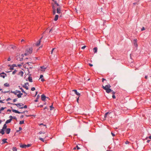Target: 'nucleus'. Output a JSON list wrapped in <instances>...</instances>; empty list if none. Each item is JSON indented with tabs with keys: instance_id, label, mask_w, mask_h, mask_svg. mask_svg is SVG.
I'll return each instance as SVG.
<instances>
[{
	"instance_id": "f3484780",
	"label": "nucleus",
	"mask_w": 151,
	"mask_h": 151,
	"mask_svg": "<svg viewBox=\"0 0 151 151\" xmlns=\"http://www.w3.org/2000/svg\"><path fill=\"white\" fill-rule=\"evenodd\" d=\"M28 81L29 82H32V77L31 76H29L28 77Z\"/></svg>"
},
{
	"instance_id": "6e6d98bb",
	"label": "nucleus",
	"mask_w": 151,
	"mask_h": 151,
	"mask_svg": "<svg viewBox=\"0 0 151 151\" xmlns=\"http://www.w3.org/2000/svg\"><path fill=\"white\" fill-rule=\"evenodd\" d=\"M24 116L23 115H22L20 116V118L22 119V118H23Z\"/></svg>"
},
{
	"instance_id": "f03ea898",
	"label": "nucleus",
	"mask_w": 151,
	"mask_h": 151,
	"mask_svg": "<svg viewBox=\"0 0 151 151\" xmlns=\"http://www.w3.org/2000/svg\"><path fill=\"white\" fill-rule=\"evenodd\" d=\"M32 47H28L25 50V52L24 53V55H27L31 54L32 52Z\"/></svg>"
},
{
	"instance_id": "bf43d9fd",
	"label": "nucleus",
	"mask_w": 151,
	"mask_h": 151,
	"mask_svg": "<svg viewBox=\"0 0 151 151\" xmlns=\"http://www.w3.org/2000/svg\"><path fill=\"white\" fill-rule=\"evenodd\" d=\"M50 110H52V108H53V107H52V105L51 106H50Z\"/></svg>"
},
{
	"instance_id": "f8f14e48",
	"label": "nucleus",
	"mask_w": 151,
	"mask_h": 151,
	"mask_svg": "<svg viewBox=\"0 0 151 151\" xmlns=\"http://www.w3.org/2000/svg\"><path fill=\"white\" fill-rule=\"evenodd\" d=\"M18 87L19 88V89H20V90H21L22 92H23V93H24V94H26V95L27 94V93L25 92V91L22 88L20 87V86H19Z\"/></svg>"
},
{
	"instance_id": "4be33fe9",
	"label": "nucleus",
	"mask_w": 151,
	"mask_h": 151,
	"mask_svg": "<svg viewBox=\"0 0 151 151\" xmlns=\"http://www.w3.org/2000/svg\"><path fill=\"white\" fill-rule=\"evenodd\" d=\"M22 87L25 88V89H26V90H27L29 88H28V86H27L26 85H22Z\"/></svg>"
},
{
	"instance_id": "5701e85b",
	"label": "nucleus",
	"mask_w": 151,
	"mask_h": 151,
	"mask_svg": "<svg viewBox=\"0 0 151 151\" xmlns=\"http://www.w3.org/2000/svg\"><path fill=\"white\" fill-rule=\"evenodd\" d=\"M39 98V95H38L37 96V98H36V99L34 100V101H35V102H37L38 101V99Z\"/></svg>"
},
{
	"instance_id": "603ef678",
	"label": "nucleus",
	"mask_w": 151,
	"mask_h": 151,
	"mask_svg": "<svg viewBox=\"0 0 151 151\" xmlns=\"http://www.w3.org/2000/svg\"><path fill=\"white\" fill-rule=\"evenodd\" d=\"M42 125L46 127V125L45 124H43V123H41V124H40V125Z\"/></svg>"
},
{
	"instance_id": "c9c22d12",
	"label": "nucleus",
	"mask_w": 151,
	"mask_h": 151,
	"mask_svg": "<svg viewBox=\"0 0 151 151\" xmlns=\"http://www.w3.org/2000/svg\"><path fill=\"white\" fill-rule=\"evenodd\" d=\"M55 48H52V50H51V54H52L54 50H55Z\"/></svg>"
},
{
	"instance_id": "1a4fd4ad",
	"label": "nucleus",
	"mask_w": 151,
	"mask_h": 151,
	"mask_svg": "<svg viewBox=\"0 0 151 151\" xmlns=\"http://www.w3.org/2000/svg\"><path fill=\"white\" fill-rule=\"evenodd\" d=\"M72 91L74 92L75 94L78 96H80L81 95L80 93L77 91L76 90H73Z\"/></svg>"
},
{
	"instance_id": "680f3d73",
	"label": "nucleus",
	"mask_w": 151,
	"mask_h": 151,
	"mask_svg": "<svg viewBox=\"0 0 151 151\" xmlns=\"http://www.w3.org/2000/svg\"><path fill=\"white\" fill-rule=\"evenodd\" d=\"M41 81L42 82H44V81H45V80H44L43 78H42L41 79Z\"/></svg>"
},
{
	"instance_id": "49530a36",
	"label": "nucleus",
	"mask_w": 151,
	"mask_h": 151,
	"mask_svg": "<svg viewBox=\"0 0 151 151\" xmlns=\"http://www.w3.org/2000/svg\"><path fill=\"white\" fill-rule=\"evenodd\" d=\"M24 85H26V86L27 85L28 86H29V83H28V82H26V83H24Z\"/></svg>"
},
{
	"instance_id": "a18cd8bd",
	"label": "nucleus",
	"mask_w": 151,
	"mask_h": 151,
	"mask_svg": "<svg viewBox=\"0 0 151 151\" xmlns=\"http://www.w3.org/2000/svg\"><path fill=\"white\" fill-rule=\"evenodd\" d=\"M148 138L149 139H151V135L149 136V137H146V138H145V139H147V138Z\"/></svg>"
},
{
	"instance_id": "774afa93",
	"label": "nucleus",
	"mask_w": 151,
	"mask_h": 151,
	"mask_svg": "<svg viewBox=\"0 0 151 151\" xmlns=\"http://www.w3.org/2000/svg\"><path fill=\"white\" fill-rule=\"evenodd\" d=\"M43 106V105H41L38 107H42Z\"/></svg>"
},
{
	"instance_id": "cd10ccee",
	"label": "nucleus",
	"mask_w": 151,
	"mask_h": 151,
	"mask_svg": "<svg viewBox=\"0 0 151 151\" xmlns=\"http://www.w3.org/2000/svg\"><path fill=\"white\" fill-rule=\"evenodd\" d=\"M12 150H13V151H17V148L15 147H13Z\"/></svg>"
},
{
	"instance_id": "e2e57ef3",
	"label": "nucleus",
	"mask_w": 151,
	"mask_h": 151,
	"mask_svg": "<svg viewBox=\"0 0 151 151\" xmlns=\"http://www.w3.org/2000/svg\"><path fill=\"white\" fill-rule=\"evenodd\" d=\"M43 75H40V78H42L43 77Z\"/></svg>"
},
{
	"instance_id": "69168bd1",
	"label": "nucleus",
	"mask_w": 151,
	"mask_h": 151,
	"mask_svg": "<svg viewBox=\"0 0 151 151\" xmlns=\"http://www.w3.org/2000/svg\"><path fill=\"white\" fill-rule=\"evenodd\" d=\"M89 65L91 67H92V66H93V65H92V64H90V63H89Z\"/></svg>"
},
{
	"instance_id": "8fccbe9b",
	"label": "nucleus",
	"mask_w": 151,
	"mask_h": 151,
	"mask_svg": "<svg viewBox=\"0 0 151 151\" xmlns=\"http://www.w3.org/2000/svg\"><path fill=\"white\" fill-rule=\"evenodd\" d=\"M10 100H11V99H10V98H8L6 99L7 101H8Z\"/></svg>"
},
{
	"instance_id": "4468645a",
	"label": "nucleus",
	"mask_w": 151,
	"mask_h": 151,
	"mask_svg": "<svg viewBox=\"0 0 151 151\" xmlns=\"http://www.w3.org/2000/svg\"><path fill=\"white\" fill-rule=\"evenodd\" d=\"M12 111L13 112L17 114H20V112L18 111L17 110L13 109L12 110Z\"/></svg>"
},
{
	"instance_id": "3c124183",
	"label": "nucleus",
	"mask_w": 151,
	"mask_h": 151,
	"mask_svg": "<svg viewBox=\"0 0 151 151\" xmlns=\"http://www.w3.org/2000/svg\"><path fill=\"white\" fill-rule=\"evenodd\" d=\"M112 97L113 98V99H115V96L114 95H112Z\"/></svg>"
},
{
	"instance_id": "423d86ee",
	"label": "nucleus",
	"mask_w": 151,
	"mask_h": 151,
	"mask_svg": "<svg viewBox=\"0 0 151 151\" xmlns=\"http://www.w3.org/2000/svg\"><path fill=\"white\" fill-rule=\"evenodd\" d=\"M11 93L14 94L15 95H17V93H21V91H19L16 90L15 91H11Z\"/></svg>"
},
{
	"instance_id": "2eb2a0df",
	"label": "nucleus",
	"mask_w": 151,
	"mask_h": 151,
	"mask_svg": "<svg viewBox=\"0 0 151 151\" xmlns=\"http://www.w3.org/2000/svg\"><path fill=\"white\" fill-rule=\"evenodd\" d=\"M11 121H12V119H8L6 121L5 124H6L8 123H9L11 122Z\"/></svg>"
},
{
	"instance_id": "f257e3e1",
	"label": "nucleus",
	"mask_w": 151,
	"mask_h": 151,
	"mask_svg": "<svg viewBox=\"0 0 151 151\" xmlns=\"http://www.w3.org/2000/svg\"><path fill=\"white\" fill-rule=\"evenodd\" d=\"M111 87V86L109 84H108L105 86H102V88L104 90L106 91V92L108 93H109L111 92L112 91L110 88Z\"/></svg>"
},
{
	"instance_id": "ddd939ff",
	"label": "nucleus",
	"mask_w": 151,
	"mask_h": 151,
	"mask_svg": "<svg viewBox=\"0 0 151 151\" xmlns=\"http://www.w3.org/2000/svg\"><path fill=\"white\" fill-rule=\"evenodd\" d=\"M7 139H2V144H4L5 143L7 142Z\"/></svg>"
},
{
	"instance_id": "a878e982",
	"label": "nucleus",
	"mask_w": 151,
	"mask_h": 151,
	"mask_svg": "<svg viewBox=\"0 0 151 151\" xmlns=\"http://www.w3.org/2000/svg\"><path fill=\"white\" fill-rule=\"evenodd\" d=\"M11 46L12 47L11 48H12L13 49H15L16 48V46H14L12 45H11Z\"/></svg>"
},
{
	"instance_id": "7ed1b4c3",
	"label": "nucleus",
	"mask_w": 151,
	"mask_h": 151,
	"mask_svg": "<svg viewBox=\"0 0 151 151\" xmlns=\"http://www.w3.org/2000/svg\"><path fill=\"white\" fill-rule=\"evenodd\" d=\"M6 129H7V125H6V124H4L3 128L0 131V133L2 134V135L4 134V130Z\"/></svg>"
},
{
	"instance_id": "7c9ffc66",
	"label": "nucleus",
	"mask_w": 151,
	"mask_h": 151,
	"mask_svg": "<svg viewBox=\"0 0 151 151\" xmlns=\"http://www.w3.org/2000/svg\"><path fill=\"white\" fill-rule=\"evenodd\" d=\"M24 121L23 120L20 121V122H19V124H24Z\"/></svg>"
},
{
	"instance_id": "37998d69",
	"label": "nucleus",
	"mask_w": 151,
	"mask_h": 151,
	"mask_svg": "<svg viewBox=\"0 0 151 151\" xmlns=\"http://www.w3.org/2000/svg\"><path fill=\"white\" fill-rule=\"evenodd\" d=\"M31 145V144H28L27 145H26V147H29Z\"/></svg>"
},
{
	"instance_id": "09e8293b",
	"label": "nucleus",
	"mask_w": 151,
	"mask_h": 151,
	"mask_svg": "<svg viewBox=\"0 0 151 151\" xmlns=\"http://www.w3.org/2000/svg\"><path fill=\"white\" fill-rule=\"evenodd\" d=\"M12 66L13 67H16L17 66V65L15 64H13L12 65V66Z\"/></svg>"
},
{
	"instance_id": "473e14b6",
	"label": "nucleus",
	"mask_w": 151,
	"mask_h": 151,
	"mask_svg": "<svg viewBox=\"0 0 151 151\" xmlns=\"http://www.w3.org/2000/svg\"><path fill=\"white\" fill-rule=\"evenodd\" d=\"M19 129L18 130H17V132H18L19 131H21L22 129V128L20 127H19Z\"/></svg>"
},
{
	"instance_id": "b1692460",
	"label": "nucleus",
	"mask_w": 151,
	"mask_h": 151,
	"mask_svg": "<svg viewBox=\"0 0 151 151\" xmlns=\"http://www.w3.org/2000/svg\"><path fill=\"white\" fill-rule=\"evenodd\" d=\"M27 108V106L26 105H24V106H22L21 107H19V109H26Z\"/></svg>"
},
{
	"instance_id": "c85d7f7f",
	"label": "nucleus",
	"mask_w": 151,
	"mask_h": 151,
	"mask_svg": "<svg viewBox=\"0 0 151 151\" xmlns=\"http://www.w3.org/2000/svg\"><path fill=\"white\" fill-rule=\"evenodd\" d=\"M17 70H16L15 69L12 72V74L14 75L16 73V72H17Z\"/></svg>"
},
{
	"instance_id": "de8ad7c7",
	"label": "nucleus",
	"mask_w": 151,
	"mask_h": 151,
	"mask_svg": "<svg viewBox=\"0 0 151 151\" xmlns=\"http://www.w3.org/2000/svg\"><path fill=\"white\" fill-rule=\"evenodd\" d=\"M145 30V28L144 27H142V28L141 31H143V30Z\"/></svg>"
},
{
	"instance_id": "c756f323",
	"label": "nucleus",
	"mask_w": 151,
	"mask_h": 151,
	"mask_svg": "<svg viewBox=\"0 0 151 151\" xmlns=\"http://www.w3.org/2000/svg\"><path fill=\"white\" fill-rule=\"evenodd\" d=\"M6 76V74H5V75H1V76H0L1 77H2L3 78H4L5 76Z\"/></svg>"
},
{
	"instance_id": "c03bdc74",
	"label": "nucleus",
	"mask_w": 151,
	"mask_h": 151,
	"mask_svg": "<svg viewBox=\"0 0 151 151\" xmlns=\"http://www.w3.org/2000/svg\"><path fill=\"white\" fill-rule=\"evenodd\" d=\"M25 112H26L27 113V111H23L22 112H20V114H24Z\"/></svg>"
},
{
	"instance_id": "393cba45",
	"label": "nucleus",
	"mask_w": 151,
	"mask_h": 151,
	"mask_svg": "<svg viewBox=\"0 0 151 151\" xmlns=\"http://www.w3.org/2000/svg\"><path fill=\"white\" fill-rule=\"evenodd\" d=\"M97 48L96 47H95L93 48V50H94V52L95 53H96L97 52Z\"/></svg>"
},
{
	"instance_id": "2f4dec72",
	"label": "nucleus",
	"mask_w": 151,
	"mask_h": 151,
	"mask_svg": "<svg viewBox=\"0 0 151 151\" xmlns=\"http://www.w3.org/2000/svg\"><path fill=\"white\" fill-rule=\"evenodd\" d=\"M52 10H56L55 7L54 6V5H52Z\"/></svg>"
},
{
	"instance_id": "a19ab883",
	"label": "nucleus",
	"mask_w": 151,
	"mask_h": 151,
	"mask_svg": "<svg viewBox=\"0 0 151 151\" xmlns=\"http://www.w3.org/2000/svg\"><path fill=\"white\" fill-rule=\"evenodd\" d=\"M17 101V99H15L13 100V101L14 103Z\"/></svg>"
},
{
	"instance_id": "79ce46f5",
	"label": "nucleus",
	"mask_w": 151,
	"mask_h": 151,
	"mask_svg": "<svg viewBox=\"0 0 151 151\" xmlns=\"http://www.w3.org/2000/svg\"><path fill=\"white\" fill-rule=\"evenodd\" d=\"M14 67L10 66V70H14Z\"/></svg>"
},
{
	"instance_id": "e433bc0d",
	"label": "nucleus",
	"mask_w": 151,
	"mask_h": 151,
	"mask_svg": "<svg viewBox=\"0 0 151 151\" xmlns=\"http://www.w3.org/2000/svg\"><path fill=\"white\" fill-rule=\"evenodd\" d=\"M35 90V88L34 87H32L31 88V90L32 91H34Z\"/></svg>"
},
{
	"instance_id": "58836bf2",
	"label": "nucleus",
	"mask_w": 151,
	"mask_h": 151,
	"mask_svg": "<svg viewBox=\"0 0 151 151\" xmlns=\"http://www.w3.org/2000/svg\"><path fill=\"white\" fill-rule=\"evenodd\" d=\"M5 108H4L3 107H2L1 108V109H0V111H3L4 110V109H5Z\"/></svg>"
},
{
	"instance_id": "20e7f679",
	"label": "nucleus",
	"mask_w": 151,
	"mask_h": 151,
	"mask_svg": "<svg viewBox=\"0 0 151 151\" xmlns=\"http://www.w3.org/2000/svg\"><path fill=\"white\" fill-rule=\"evenodd\" d=\"M113 114V113L112 112H106V113L105 114L104 117L105 118H106L107 117V115H108L109 117L111 118L112 117Z\"/></svg>"
},
{
	"instance_id": "f704fd0d",
	"label": "nucleus",
	"mask_w": 151,
	"mask_h": 151,
	"mask_svg": "<svg viewBox=\"0 0 151 151\" xmlns=\"http://www.w3.org/2000/svg\"><path fill=\"white\" fill-rule=\"evenodd\" d=\"M54 3H55V4L57 6H59V5L57 3L56 1H54Z\"/></svg>"
},
{
	"instance_id": "4d7b16f0",
	"label": "nucleus",
	"mask_w": 151,
	"mask_h": 151,
	"mask_svg": "<svg viewBox=\"0 0 151 151\" xmlns=\"http://www.w3.org/2000/svg\"><path fill=\"white\" fill-rule=\"evenodd\" d=\"M86 47V46H83V47H81V49H84Z\"/></svg>"
},
{
	"instance_id": "a211bd4d",
	"label": "nucleus",
	"mask_w": 151,
	"mask_h": 151,
	"mask_svg": "<svg viewBox=\"0 0 151 151\" xmlns=\"http://www.w3.org/2000/svg\"><path fill=\"white\" fill-rule=\"evenodd\" d=\"M40 68H42V69L41 71H45V70L46 69V67H45L44 66H41L40 67Z\"/></svg>"
},
{
	"instance_id": "9d476101",
	"label": "nucleus",
	"mask_w": 151,
	"mask_h": 151,
	"mask_svg": "<svg viewBox=\"0 0 151 151\" xmlns=\"http://www.w3.org/2000/svg\"><path fill=\"white\" fill-rule=\"evenodd\" d=\"M23 72L22 71H19V72L18 74V75L20 76L21 77H22L23 75Z\"/></svg>"
},
{
	"instance_id": "052dcab7",
	"label": "nucleus",
	"mask_w": 151,
	"mask_h": 151,
	"mask_svg": "<svg viewBox=\"0 0 151 151\" xmlns=\"http://www.w3.org/2000/svg\"><path fill=\"white\" fill-rule=\"evenodd\" d=\"M111 134L112 135V136L114 137L115 136V134H114L112 132H111Z\"/></svg>"
},
{
	"instance_id": "72a5a7b5",
	"label": "nucleus",
	"mask_w": 151,
	"mask_h": 151,
	"mask_svg": "<svg viewBox=\"0 0 151 151\" xmlns=\"http://www.w3.org/2000/svg\"><path fill=\"white\" fill-rule=\"evenodd\" d=\"M56 13V10H52V14L55 15Z\"/></svg>"
},
{
	"instance_id": "6e6552de",
	"label": "nucleus",
	"mask_w": 151,
	"mask_h": 151,
	"mask_svg": "<svg viewBox=\"0 0 151 151\" xmlns=\"http://www.w3.org/2000/svg\"><path fill=\"white\" fill-rule=\"evenodd\" d=\"M46 98V96H45V94H43L41 95V99L43 101H45Z\"/></svg>"
},
{
	"instance_id": "338daca9",
	"label": "nucleus",
	"mask_w": 151,
	"mask_h": 151,
	"mask_svg": "<svg viewBox=\"0 0 151 151\" xmlns=\"http://www.w3.org/2000/svg\"><path fill=\"white\" fill-rule=\"evenodd\" d=\"M17 119V118H16V116H13L12 118V119Z\"/></svg>"
},
{
	"instance_id": "4c0bfd02",
	"label": "nucleus",
	"mask_w": 151,
	"mask_h": 151,
	"mask_svg": "<svg viewBox=\"0 0 151 151\" xmlns=\"http://www.w3.org/2000/svg\"><path fill=\"white\" fill-rule=\"evenodd\" d=\"M39 139H40V140H41V141L43 142H44V139L42 138H39Z\"/></svg>"
},
{
	"instance_id": "39448f33",
	"label": "nucleus",
	"mask_w": 151,
	"mask_h": 151,
	"mask_svg": "<svg viewBox=\"0 0 151 151\" xmlns=\"http://www.w3.org/2000/svg\"><path fill=\"white\" fill-rule=\"evenodd\" d=\"M8 104H11L12 105H15L17 106V107L19 108V107H22V106H23V104L22 103H18L17 104H11L10 102H8Z\"/></svg>"
},
{
	"instance_id": "aec40b11",
	"label": "nucleus",
	"mask_w": 151,
	"mask_h": 151,
	"mask_svg": "<svg viewBox=\"0 0 151 151\" xmlns=\"http://www.w3.org/2000/svg\"><path fill=\"white\" fill-rule=\"evenodd\" d=\"M58 15H55V18H54V20L55 21H56L58 19Z\"/></svg>"
},
{
	"instance_id": "9b49d317",
	"label": "nucleus",
	"mask_w": 151,
	"mask_h": 151,
	"mask_svg": "<svg viewBox=\"0 0 151 151\" xmlns=\"http://www.w3.org/2000/svg\"><path fill=\"white\" fill-rule=\"evenodd\" d=\"M10 129L9 128L6 129V133L7 134H8L10 133Z\"/></svg>"
},
{
	"instance_id": "0eeeda50",
	"label": "nucleus",
	"mask_w": 151,
	"mask_h": 151,
	"mask_svg": "<svg viewBox=\"0 0 151 151\" xmlns=\"http://www.w3.org/2000/svg\"><path fill=\"white\" fill-rule=\"evenodd\" d=\"M61 8L60 7L56 8V12L58 14H60L61 13Z\"/></svg>"
},
{
	"instance_id": "5fc2aeb1",
	"label": "nucleus",
	"mask_w": 151,
	"mask_h": 151,
	"mask_svg": "<svg viewBox=\"0 0 151 151\" xmlns=\"http://www.w3.org/2000/svg\"><path fill=\"white\" fill-rule=\"evenodd\" d=\"M23 59V58H20V59H19V60L20 61H22Z\"/></svg>"
},
{
	"instance_id": "ea45409f",
	"label": "nucleus",
	"mask_w": 151,
	"mask_h": 151,
	"mask_svg": "<svg viewBox=\"0 0 151 151\" xmlns=\"http://www.w3.org/2000/svg\"><path fill=\"white\" fill-rule=\"evenodd\" d=\"M17 96L18 98H20L21 97V96H22V95H19V94H17Z\"/></svg>"
},
{
	"instance_id": "dca6fc26",
	"label": "nucleus",
	"mask_w": 151,
	"mask_h": 151,
	"mask_svg": "<svg viewBox=\"0 0 151 151\" xmlns=\"http://www.w3.org/2000/svg\"><path fill=\"white\" fill-rule=\"evenodd\" d=\"M134 46H135V47H137V40L135 39L134 40Z\"/></svg>"
},
{
	"instance_id": "13d9d810",
	"label": "nucleus",
	"mask_w": 151,
	"mask_h": 151,
	"mask_svg": "<svg viewBox=\"0 0 151 151\" xmlns=\"http://www.w3.org/2000/svg\"><path fill=\"white\" fill-rule=\"evenodd\" d=\"M129 143V142L127 141L126 142H125V144H128Z\"/></svg>"
},
{
	"instance_id": "412c9836",
	"label": "nucleus",
	"mask_w": 151,
	"mask_h": 151,
	"mask_svg": "<svg viewBox=\"0 0 151 151\" xmlns=\"http://www.w3.org/2000/svg\"><path fill=\"white\" fill-rule=\"evenodd\" d=\"M20 147L21 148H26V145H20Z\"/></svg>"
},
{
	"instance_id": "864d4df0",
	"label": "nucleus",
	"mask_w": 151,
	"mask_h": 151,
	"mask_svg": "<svg viewBox=\"0 0 151 151\" xmlns=\"http://www.w3.org/2000/svg\"><path fill=\"white\" fill-rule=\"evenodd\" d=\"M45 132H43L41 131L40 132H39V134H45Z\"/></svg>"
},
{
	"instance_id": "bb28decb",
	"label": "nucleus",
	"mask_w": 151,
	"mask_h": 151,
	"mask_svg": "<svg viewBox=\"0 0 151 151\" xmlns=\"http://www.w3.org/2000/svg\"><path fill=\"white\" fill-rule=\"evenodd\" d=\"M4 86H5L9 87V84L7 83H4Z\"/></svg>"
},
{
	"instance_id": "6ab92c4d",
	"label": "nucleus",
	"mask_w": 151,
	"mask_h": 151,
	"mask_svg": "<svg viewBox=\"0 0 151 151\" xmlns=\"http://www.w3.org/2000/svg\"><path fill=\"white\" fill-rule=\"evenodd\" d=\"M41 42V41L40 40H39L37 42V43L36 44V45L37 46H39L40 45V43Z\"/></svg>"
},
{
	"instance_id": "0e129e2a",
	"label": "nucleus",
	"mask_w": 151,
	"mask_h": 151,
	"mask_svg": "<svg viewBox=\"0 0 151 151\" xmlns=\"http://www.w3.org/2000/svg\"><path fill=\"white\" fill-rule=\"evenodd\" d=\"M76 148H77V150H79V149H80V147H79L78 146V145H77V146H76Z\"/></svg>"
}]
</instances>
